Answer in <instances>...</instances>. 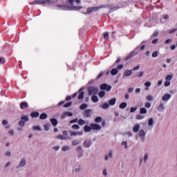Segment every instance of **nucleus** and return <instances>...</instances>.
I'll return each instance as SVG.
<instances>
[{
	"label": "nucleus",
	"instance_id": "obj_17",
	"mask_svg": "<svg viewBox=\"0 0 177 177\" xmlns=\"http://www.w3.org/2000/svg\"><path fill=\"white\" fill-rule=\"evenodd\" d=\"M50 121L53 127H56V125H57V119L51 118Z\"/></svg>",
	"mask_w": 177,
	"mask_h": 177
},
{
	"label": "nucleus",
	"instance_id": "obj_64",
	"mask_svg": "<svg viewBox=\"0 0 177 177\" xmlns=\"http://www.w3.org/2000/svg\"><path fill=\"white\" fill-rule=\"evenodd\" d=\"M2 124L3 125H8V122L6 120H3Z\"/></svg>",
	"mask_w": 177,
	"mask_h": 177
},
{
	"label": "nucleus",
	"instance_id": "obj_58",
	"mask_svg": "<svg viewBox=\"0 0 177 177\" xmlns=\"http://www.w3.org/2000/svg\"><path fill=\"white\" fill-rule=\"evenodd\" d=\"M149 126L153 125V118H151L149 120Z\"/></svg>",
	"mask_w": 177,
	"mask_h": 177
},
{
	"label": "nucleus",
	"instance_id": "obj_1",
	"mask_svg": "<svg viewBox=\"0 0 177 177\" xmlns=\"http://www.w3.org/2000/svg\"><path fill=\"white\" fill-rule=\"evenodd\" d=\"M74 0H67L64 6L66 10H80L82 9L81 6H74Z\"/></svg>",
	"mask_w": 177,
	"mask_h": 177
},
{
	"label": "nucleus",
	"instance_id": "obj_62",
	"mask_svg": "<svg viewBox=\"0 0 177 177\" xmlns=\"http://www.w3.org/2000/svg\"><path fill=\"white\" fill-rule=\"evenodd\" d=\"M157 35H158V32H154L153 34V37L154 38H156V37H157Z\"/></svg>",
	"mask_w": 177,
	"mask_h": 177
},
{
	"label": "nucleus",
	"instance_id": "obj_22",
	"mask_svg": "<svg viewBox=\"0 0 177 177\" xmlns=\"http://www.w3.org/2000/svg\"><path fill=\"white\" fill-rule=\"evenodd\" d=\"M91 100L93 102V103H97V102H99V98H97V96L93 95L91 97Z\"/></svg>",
	"mask_w": 177,
	"mask_h": 177
},
{
	"label": "nucleus",
	"instance_id": "obj_48",
	"mask_svg": "<svg viewBox=\"0 0 177 177\" xmlns=\"http://www.w3.org/2000/svg\"><path fill=\"white\" fill-rule=\"evenodd\" d=\"M0 64H5V58L0 57Z\"/></svg>",
	"mask_w": 177,
	"mask_h": 177
},
{
	"label": "nucleus",
	"instance_id": "obj_15",
	"mask_svg": "<svg viewBox=\"0 0 177 177\" xmlns=\"http://www.w3.org/2000/svg\"><path fill=\"white\" fill-rule=\"evenodd\" d=\"M30 117H32V118H38V117H39V113L33 111L30 113Z\"/></svg>",
	"mask_w": 177,
	"mask_h": 177
},
{
	"label": "nucleus",
	"instance_id": "obj_44",
	"mask_svg": "<svg viewBox=\"0 0 177 177\" xmlns=\"http://www.w3.org/2000/svg\"><path fill=\"white\" fill-rule=\"evenodd\" d=\"M136 118L137 120H143V118H145V116H143V115H137Z\"/></svg>",
	"mask_w": 177,
	"mask_h": 177
},
{
	"label": "nucleus",
	"instance_id": "obj_8",
	"mask_svg": "<svg viewBox=\"0 0 177 177\" xmlns=\"http://www.w3.org/2000/svg\"><path fill=\"white\" fill-rule=\"evenodd\" d=\"M131 75H132V69L126 70L123 74V78H125V77H131Z\"/></svg>",
	"mask_w": 177,
	"mask_h": 177
},
{
	"label": "nucleus",
	"instance_id": "obj_32",
	"mask_svg": "<svg viewBox=\"0 0 177 177\" xmlns=\"http://www.w3.org/2000/svg\"><path fill=\"white\" fill-rule=\"evenodd\" d=\"M158 111H162V110H164V104H160L158 106Z\"/></svg>",
	"mask_w": 177,
	"mask_h": 177
},
{
	"label": "nucleus",
	"instance_id": "obj_43",
	"mask_svg": "<svg viewBox=\"0 0 177 177\" xmlns=\"http://www.w3.org/2000/svg\"><path fill=\"white\" fill-rule=\"evenodd\" d=\"M166 81H171V80H172V75H168L166 77H165Z\"/></svg>",
	"mask_w": 177,
	"mask_h": 177
},
{
	"label": "nucleus",
	"instance_id": "obj_28",
	"mask_svg": "<svg viewBox=\"0 0 177 177\" xmlns=\"http://www.w3.org/2000/svg\"><path fill=\"white\" fill-rule=\"evenodd\" d=\"M102 120L103 119L102 118V117H97L95 119V122H97V123L102 122Z\"/></svg>",
	"mask_w": 177,
	"mask_h": 177
},
{
	"label": "nucleus",
	"instance_id": "obj_60",
	"mask_svg": "<svg viewBox=\"0 0 177 177\" xmlns=\"http://www.w3.org/2000/svg\"><path fill=\"white\" fill-rule=\"evenodd\" d=\"M171 42H172V39H167L165 41V44H171Z\"/></svg>",
	"mask_w": 177,
	"mask_h": 177
},
{
	"label": "nucleus",
	"instance_id": "obj_5",
	"mask_svg": "<svg viewBox=\"0 0 177 177\" xmlns=\"http://www.w3.org/2000/svg\"><path fill=\"white\" fill-rule=\"evenodd\" d=\"M100 89H102V91H107V92H110V91H111V86L107 85V84H102L100 85Z\"/></svg>",
	"mask_w": 177,
	"mask_h": 177
},
{
	"label": "nucleus",
	"instance_id": "obj_14",
	"mask_svg": "<svg viewBox=\"0 0 177 177\" xmlns=\"http://www.w3.org/2000/svg\"><path fill=\"white\" fill-rule=\"evenodd\" d=\"M65 117H73V113L71 112H64L62 115L61 116V118H64Z\"/></svg>",
	"mask_w": 177,
	"mask_h": 177
},
{
	"label": "nucleus",
	"instance_id": "obj_27",
	"mask_svg": "<svg viewBox=\"0 0 177 177\" xmlns=\"http://www.w3.org/2000/svg\"><path fill=\"white\" fill-rule=\"evenodd\" d=\"M140 114H146L147 113V109H146V108H140Z\"/></svg>",
	"mask_w": 177,
	"mask_h": 177
},
{
	"label": "nucleus",
	"instance_id": "obj_40",
	"mask_svg": "<svg viewBox=\"0 0 177 177\" xmlns=\"http://www.w3.org/2000/svg\"><path fill=\"white\" fill-rule=\"evenodd\" d=\"M32 129H34V131H41V127H39V126H34Z\"/></svg>",
	"mask_w": 177,
	"mask_h": 177
},
{
	"label": "nucleus",
	"instance_id": "obj_46",
	"mask_svg": "<svg viewBox=\"0 0 177 177\" xmlns=\"http://www.w3.org/2000/svg\"><path fill=\"white\" fill-rule=\"evenodd\" d=\"M158 56V51H155L152 53V57H157Z\"/></svg>",
	"mask_w": 177,
	"mask_h": 177
},
{
	"label": "nucleus",
	"instance_id": "obj_11",
	"mask_svg": "<svg viewBox=\"0 0 177 177\" xmlns=\"http://www.w3.org/2000/svg\"><path fill=\"white\" fill-rule=\"evenodd\" d=\"M28 107V104L26 102H22L20 103V109L21 110H24V109H27Z\"/></svg>",
	"mask_w": 177,
	"mask_h": 177
},
{
	"label": "nucleus",
	"instance_id": "obj_61",
	"mask_svg": "<svg viewBox=\"0 0 177 177\" xmlns=\"http://www.w3.org/2000/svg\"><path fill=\"white\" fill-rule=\"evenodd\" d=\"M157 42H158V39H153V40L152 41V44H157Z\"/></svg>",
	"mask_w": 177,
	"mask_h": 177
},
{
	"label": "nucleus",
	"instance_id": "obj_6",
	"mask_svg": "<svg viewBox=\"0 0 177 177\" xmlns=\"http://www.w3.org/2000/svg\"><path fill=\"white\" fill-rule=\"evenodd\" d=\"M90 127H91V130L93 131H100V129H102V127H100V125L95 123H91Z\"/></svg>",
	"mask_w": 177,
	"mask_h": 177
},
{
	"label": "nucleus",
	"instance_id": "obj_37",
	"mask_svg": "<svg viewBox=\"0 0 177 177\" xmlns=\"http://www.w3.org/2000/svg\"><path fill=\"white\" fill-rule=\"evenodd\" d=\"M77 145H80V141H78L77 140H74L72 142V146H77Z\"/></svg>",
	"mask_w": 177,
	"mask_h": 177
},
{
	"label": "nucleus",
	"instance_id": "obj_57",
	"mask_svg": "<svg viewBox=\"0 0 177 177\" xmlns=\"http://www.w3.org/2000/svg\"><path fill=\"white\" fill-rule=\"evenodd\" d=\"M171 85V82L166 81L165 82V86H169Z\"/></svg>",
	"mask_w": 177,
	"mask_h": 177
},
{
	"label": "nucleus",
	"instance_id": "obj_30",
	"mask_svg": "<svg viewBox=\"0 0 177 177\" xmlns=\"http://www.w3.org/2000/svg\"><path fill=\"white\" fill-rule=\"evenodd\" d=\"M145 86H147L145 88V91H149V87L148 86H150L151 85V83L150 82H147L145 83Z\"/></svg>",
	"mask_w": 177,
	"mask_h": 177
},
{
	"label": "nucleus",
	"instance_id": "obj_3",
	"mask_svg": "<svg viewBox=\"0 0 177 177\" xmlns=\"http://www.w3.org/2000/svg\"><path fill=\"white\" fill-rule=\"evenodd\" d=\"M103 8V6H98V7H91L87 8V12H86V15H91V13H93V12H97L100 9H102Z\"/></svg>",
	"mask_w": 177,
	"mask_h": 177
},
{
	"label": "nucleus",
	"instance_id": "obj_29",
	"mask_svg": "<svg viewBox=\"0 0 177 177\" xmlns=\"http://www.w3.org/2000/svg\"><path fill=\"white\" fill-rule=\"evenodd\" d=\"M19 127H21V128H23V127H24V125H26V122H24V120H21L19 122Z\"/></svg>",
	"mask_w": 177,
	"mask_h": 177
},
{
	"label": "nucleus",
	"instance_id": "obj_52",
	"mask_svg": "<svg viewBox=\"0 0 177 177\" xmlns=\"http://www.w3.org/2000/svg\"><path fill=\"white\" fill-rule=\"evenodd\" d=\"M123 68H124V65L123 64L118 65V67H117L118 70H122Z\"/></svg>",
	"mask_w": 177,
	"mask_h": 177
},
{
	"label": "nucleus",
	"instance_id": "obj_18",
	"mask_svg": "<svg viewBox=\"0 0 177 177\" xmlns=\"http://www.w3.org/2000/svg\"><path fill=\"white\" fill-rule=\"evenodd\" d=\"M115 102H117V99L112 98L109 101V106H114L115 104Z\"/></svg>",
	"mask_w": 177,
	"mask_h": 177
},
{
	"label": "nucleus",
	"instance_id": "obj_54",
	"mask_svg": "<svg viewBox=\"0 0 177 177\" xmlns=\"http://www.w3.org/2000/svg\"><path fill=\"white\" fill-rule=\"evenodd\" d=\"M64 137L68 138V133H67V131H63Z\"/></svg>",
	"mask_w": 177,
	"mask_h": 177
},
{
	"label": "nucleus",
	"instance_id": "obj_34",
	"mask_svg": "<svg viewBox=\"0 0 177 177\" xmlns=\"http://www.w3.org/2000/svg\"><path fill=\"white\" fill-rule=\"evenodd\" d=\"M50 127V124H46L44 126V131H49V128Z\"/></svg>",
	"mask_w": 177,
	"mask_h": 177
},
{
	"label": "nucleus",
	"instance_id": "obj_25",
	"mask_svg": "<svg viewBox=\"0 0 177 177\" xmlns=\"http://www.w3.org/2000/svg\"><path fill=\"white\" fill-rule=\"evenodd\" d=\"M127 104L126 102H122L120 105H119V109H126Z\"/></svg>",
	"mask_w": 177,
	"mask_h": 177
},
{
	"label": "nucleus",
	"instance_id": "obj_24",
	"mask_svg": "<svg viewBox=\"0 0 177 177\" xmlns=\"http://www.w3.org/2000/svg\"><path fill=\"white\" fill-rule=\"evenodd\" d=\"M140 128V125L139 124H136L133 129V131L136 133V132H139V129Z\"/></svg>",
	"mask_w": 177,
	"mask_h": 177
},
{
	"label": "nucleus",
	"instance_id": "obj_38",
	"mask_svg": "<svg viewBox=\"0 0 177 177\" xmlns=\"http://www.w3.org/2000/svg\"><path fill=\"white\" fill-rule=\"evenodd\" d=\"M21 120L22 121H24V122H27V121H28V117L27 116H23L21 118Z\"/></svg>",
	"mask_w": 177,
	"mask_h": 177
},
{
	"label": "nucleus",
	"instance_id": "obj_31",
	"mask_svg": "<svg viewBox=\"0 0 177 177\" xmlns=\"http://www.w3.org/2000/svg\"><path fill=\"white\" fill-rule=\"evenodd\" d=\"M88 107V104H82L80 106V110H85Z\"/></svg>",
	"mask_w": 177,
	"mask_h": 177
},
{
	"label": "nucleus",
	"instance_id": "obj_41",
	"mask_svg": "<svg viewBox=\"0 0 177 177\" xmlns=\"http://www.w3.org/2000/svg\"><path fill=\"white\" fill-rule=\"evenodd\" d=\"M72 129H80V126L78 124L72 125Z\"/></svg>",
	"mask_w": 177,
	"mask_h": 177
},
{
	"label": "nucleus",
	"instance_id": "obj_63",
	"mask_svg": "<svg viewBox=\"0 0 177 177\" xmlns=\"http://www.w3.org/2000/svg\"><path fill=\"white\" fill-rule=\"evenodd\" d=\"M71 136H77V132H71Z\"/></svg>",
	"mask_w": 177,
	"mask_h": 177
},
{
	"label": "nucleus",
	"instance_id": "obj_56",
	"mask_svg": "<svg viewBox=\"0 0 177 177\" xmlns=\"http://www.w3.org/2000/svg\"><path fill=\"white\" fill-rule=\"evenodd\" d=\"M103 72H101L97 77V80H99V78H102V77H103Z\"/></svg>",
	"mask_w": 177,
	"mask_h": 177
},
{
	"label": "nucleus",
	"instance_id": "obj_33",
	"mask_svg": "<svg viewBox=\"0 0 177 177\" xmlns=\"http://www.w3.org/2000/svg\"><path fill=\"white\" fill-rule=\"evenodd\" d=\"M102 107L104 110H106V109H109V107H110V104L105 103V104H102Z\"/></svg>",
	"mask_w": 177,
	"mask_h": 177
},
{
	"label": "nucleus",
	"instance_id": "obj_53",
	"mask_svg": "<svg viewBox=\"0 0 177 177\" xmlns=\"http://www.w3.org/2000/svg\"><path fill=\"white\" fill-rule=\"evenodd\" d=\"M139 68H140V66L138 65L137 66L133 68V71H138V70H139Z\"/></svg>",
	"mask_w": 177,
	"mask_h": 177
},
{
	"label": "nucleus",
	"instance_id": "obj_12",
	"mask_svg": "<svg viewBox=\"0 0 177 177\" xmlns=\"http://www.w3.org/2000/svg\"><path fill=\"white\" fill-rule=\"evenodd\" d=\"M146 133H145V131L143 130H140L139 132V136L141 137V140L142 142H145V136Z\"/></svg>",
	"mask_w": 177,
	"mask_h": 177
},
{
	"label": "nucleus",
	"instance_id": "obj_42",
	"mask_svg": "<svg viewBox=\"0 0 177 177\" xmlns=\"http://www.w3.org/2000/svg\"><path fill=\"white\" fill-rule=\"evenodd\" d=\"M136 110H138V107H131L130 109V112L131 113H135V111H136Z\"/></svg>",
	"mask_w": 177,
	"mask_h": 177
},
{
	"label": "nucleus",
	"instance_id": "obj_20",
	"mask_svg": "<svg viewBox=\"0 0 177 177\" xmlns=\"http://www.w3.org/2000/svg\"><path fill=\"white\" fill-rule=\"evenodd\" d=\"M84 132H91V131H92L91 126L90 127L88 125L84 126Z\"/></svg>",
	"mask_w": 177,
	"mask_h": 177
},
{
	"label": "nucleus",
	"instance_id": "obj_19",
	"mask_svg": "<svg viewBox=\"0 0 177 177\" xmlns=\"http://www.w3.org/2000/svg\"><path fill=\"white\" fill-rule=\"evenodd\" d=\"M26 165V159H22L19 163V166H17V169L20 168V167H24Z\"/></svg>",
	"mask_w": 177,
	"mask_h": 177
},
{
	"label": "nucleus",
	"instance_id": "obj_36",
	"mask_svg": "<svg viewBox=\"0 0 177 177\" xmlns=\"http://www.w3.org/2000/svg\"><path fill=\"white\" fill-rule=\"evenodd\" d=\"M105 95H106V92L104 91H100L98 94L100 97H104Z\"/></svg>",
	"mask_w": 177,
	"mask_h": 177
},
{
	"label": "nucleus",
	"instance_id": "obj_16",
	"mask_svg": "<svg viewBox=\"0 0 177 177\" xmlns=\"http://www.w3.org/2000/svg\"><path fill=\"white\" fill-rule=\"evenodd\" d=\"M56 139H59V140H67L68 139V137H64L62 135H59L57 137H55Z\"/></svg>",
	"mask_w": 177,
	"mask_h": 177
},
{
	"label": "nucleus",
	"instance_id": "obj_26",
	"mask_svg": "<svg viewBox=\"0 0 177 177\" xmlns=\"http://www.w3.org/2000/svg\"><path fill=\"white\" fill-rule=\"evenodd\" d=\"M78 121V124L80 125H85V124H86V122L85 120H84V119H80Z\"/></svg>",
	"mask_w": 177,
	"mask_h": 177
},
{
	"label": "nucleus",
	"instance_id": "obj_39",
	"mask_svg": "<svg viewBox=\"0 0 177 177\" xmlns=\"http://www.w3.org/2000/svg\"><path fill=\"white\" fill-rule=\"evenodd\" d=\"M75 122H78V118H76L70 121V124H75Z\"/></svg>",
	"mask_w": 177,
	"mask_h": 177
},
{
	"label": "nucleus",
	"instance_id": "obj_55",
	"mask_svg": "<svg viewBox=\"0 0 177 177\" xmlns=\"http://www.w3.org/2000/svg\"><path fill=\"white\" fill-rule=\"evenodd\" d=\"M162 17L165 20H168L169 19V15H162Z\"/></svg>",
	"mask_w": 177,
	"mask_h": 177
},
{
	"label": "nucleus",
	"instance_id": "obj_9",
	"mask_svg": "<svg viewBox=\"0 0 177 177\" xmlns=\"http://www.w3.org/2000/svg\"><path fill=\"white\" fill-rule=\"evenodd\" d=\"M169 99H171V94H169V93L165 94L162 97V100L163 102H168Z\"/></svg>",
	"mask_w": 177,
	"mask_h": 177
},
{
	"label": "nucleus",
	"instance_id": "obj_13",
	"mask_svg": "<svg viewBox=\"0 0 177 177\" xmlns=\"http://www.w3.org/2000/svg\"><path fill=\"white\" fill-rule=\"evenodd\" d=\"M91 145H92L91 140H85L83 143L84 147H91Z\"/></svg>",
	"mask_w": 177,
	"mask_h": 177
},
{
	"label": "nucleus",
	"instance_id": "obj_49",
	"mask_svg": "<svg viewBox=\"0 0 177 177\" xmlns=\"http://www.w3.org/2000/svg\"><path fill=\"white\" fill-rule=\"evenodd\" d=\"M63 151H66V150H70V147L68 146H64L62 147Z\"/></svg>",
	"mask_w": 177,
	"mask_h": 177
},
{
	"label": "nucleus",
	"instance_id": "obj_51",
	"mask_svg": "<svg viewBox=\"0 0 177 177\" xmlns=\"http://www.w3.org/2000/svg\"><path fill=\"white\" fill-rule=\"evenodd\" d=\"M149 158V154L146 153L144 156V162H146Z\"/></svg>",
	"mask_w": 177,
	"mask_h": 177
},
{
	"label": "nucleus",
	"instance_id": "obj_4",
	"mask_svg": "<svg viewBox=\"0 0 177 177\" xmlns=\"http://www.w3.org/2000/svg\"><path fill=\"white\" fill-rule=\"evenodd\" d=\"M88 95H96V93L99 92V90L97 89V88L94 86L89 87L88 88Z\"/></svg>",
	"mask_w": 177,
	"mask_h": 177
},
{
	"label": "nucleus",
	"instance_id": "obj_35",
	"mask_svg": "<svg viewBox=\"0 0 177 177\" xmlns=\"http://www.w3.org/2000/svg\"><path fill=\"white\" fill-rule=\"evenodd\" d=\"M72 104H73V102H68L66 103L65 104H64V108L70 107Z\"/></svg>",
	"mask_w": 177,
	"mask_h": 177
},
{
	"label": "nucleus",
	"instance_id": "obj_50",
	"mask_svg": "<svg viewBox=\"0 0 177 177\" xmlns=\"http://www.w3.org/2000/svg\"><path fill=\"white\" fill-rule=\"evenodd\" d=\"M145 107H147V109H150V107H151V104H150V102L145 103Z\"/></svg>",
	"mask_w": 177,
	"mask_h": 177
},
{
	"label": "nucleus",
	"instance_id": "obj_45",
	"mask_svg": "<svg viewBox=\"0 0 177 177\" xmlns=\"http://www.w3.org/2000/svg\"><path fill=\"white\" fill-rule=\"evenodd\" d=\"M104 39H109V32H105L104 33Z\"/></svg>",
	"mask_w": 177,
	"mask_h": 177
},
{
	"label": "nucleus",
	"instance_id": "obj_47",
	"mask_svg": "<svg viewBox=\"0 0 177 177\" xmlns=\"http://www.w3.org/2000/svg\"><path fill=\"white\" fill-rule=\"evenodd\" d=\"M147 100H148V102H151V100H153V96L147 95Z\"/></svg>",
	"mask_w": 177,
	"mask_h": 177
},
{
	"label": "nucleus",
	"instance_id": "obj_59",
	"mask_svg": "<svg viewBox=\"0 0 177 177\" xmlns=\"http://www.w3.org/2000/svg\"><path fill=\"white\" fill-rule=\"evenodd\" d=\"M133 92V88L131 87L128 89V93H132Z\"/></svg>",
	"mask_w": 177,
	"mask_h": 177
},
{
	"label": "nucleus",
	"instance_id": "obj_23",
	"mask_svg": "<svg viewBox=\"0 0 177 177\" xmlns=\"http://www.w3.org/2000/svg\"><path fill=\"white\" fill-rule=\"evenodd\" d=\"M48 118V114L43 113L39 116V120H46Z\"/></svg>",
	"mask_w": 177,
	"mask_h": 177
},
{
	"label": "nucleus",
	"instance_id": "obj_2",
	"mask_svg": "<svg viewBox=\"0 0 177 177\" xmlns=\"http://www.w3.org/2000/svg\"><path fill=\"white\" fill-rule=\"evenodd\" d=\"M50 0H35L30 5H50Z\"/></svg>",
	"mask_w": 177,
	"mask_h": 177
},
{
	"label": "nucleus",
	"instance_id": "obj_21",
	"mask_svg": "<svg viewBox=\"0 0 177 177\" xmlns=\"http://www.w3.org/2000/svg\"><path fill=\"white\" fill-rule=\"evenodd\" d=\"M111 75H117L118 74V68H113L111 71Z\"/></svg>",
	"mask_w": 177,
	"mask_h": 177
},
{
	"label": "nucleus",
	"instance_id": "obj_10",
	"mask_svg": "<svg viewBox=\"0 0 177 177\" xmlns=\"http://www.w3.org/2000/svg\"><path fill=\"white\" fill-rule=\"evenodd\" d=\"M84 93H85L84 91H82V88H80L79 90V95L77 96L78 100H82V99H84Z\"/></svg>",
	"mask_w": 177,
	"mask_h": 177
},
{
	"label": "nucleus",
	"instance_id": "obj_7",
	"mask_svg": "<svg viewBox=\"0 0 177 177\" xmlns=\"http://www.w3.org/2000/svg\"><path fill=\"white\" fill-rule=\"evenodd\" d=\"M92 114V109H86L84 111L83 115L86 118H89Z\"/></svg>",
	"mask_w": 177,
	"mask_h": 177
}]
</instances>
